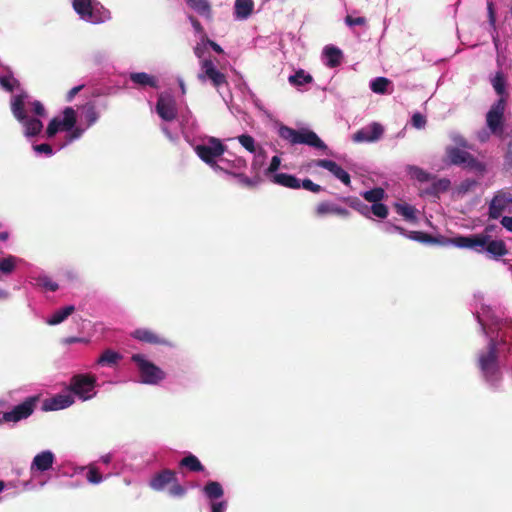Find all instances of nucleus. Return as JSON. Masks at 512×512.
I'll use <instances>...</instances> for the list:
<instances>
[{"label": "nucleus", "instance_id": "1", "mask_svg": "<svg viewBox=\"0 0 512 512\" xmlns=\"http://www.w3.org/2000/svg\"><path fill=\"white\" fill-rule=\"evenodd\" d=\"M190 145L196 155L213 171L233 174L246 185L252 183L248 177L240 173L247 167L246 160L227 151L226 146L220 139L205 136L193 141Z\"/></svg>", "mask_w": 512, "mask_h": 512}, {"label": "nucleus", "instance_id": "2", "mask_svg": "<svg viewBox=\"0 0 512 512\" xmlns=\"http://www.w3.org/2000/svg\"><path fill=\"white\" fill-rule=\"evenodd\" d=\"M83 114L84 120L78 122L77 111L72 107H66L49 122L46 129L48 138H52L58 132H65V140L59 145L57 150H61L74 141L79 140L85 131L99 119V114L93 104L83 106Z\"/></svg>", "mask_w": 512, "mask_h": 512}, {"label": "nucleus", "instance_id": "3", "mask_svg": "<svg viewBox=\"0 0 512 512\" xmlns=\"http://www.w3.org/2000/svg\"><path fill=\"white\" fill-rule=\"evenodd\" d=\"M11 110L21 123L25 137H34L42 131L41 119L46 117V111L41 102L32 100L26 92H20L12 97Z\"/></svg>", "mask_w": 512, "mask_h": 512}, {"label": "nucleus", "instance_id": "4", "mask_svg": "<svg viewBox=\"0 0 512 512\" xmlns=\"http://www.w3.org/2000/svg\"><path fill=\"white\" fill-rule=\"evenodd\" d=\"M495 226H485L484 231L470 236H457L451 239V243L459 248H467L475 253H485L491 260H501L508 255V247L504 240L494 239L492 231Z\"/></svg>", "mask_w": 512, "mask_h": 512}, {"label": "nucleus", "instance_id": "5", "mask_svg": "<svg viewBox=\"0 0 512 512\" xmlns=\"http://www.w3.org/2000/svg\"><path fill=\"white\" fill-rule=\"evenodd\" d=\"M156 113L162 120L161 130L171 141L179 139L178 123L179 112L176 109L175 99L168 93H161L156 104Z\"/></svg>", "mask_w": 512, "mask_h": 512}, {"label": "nucleus", "instance_id": "6", "mask_svg": "<svg viewBox=\"0 0 512 512\" xmlns=\"http://www.w3.org/2000/svg\"><path fill=\"white\" fill-rule=\"evenodd\" d=\"M72 7L82 21L98 25L111 20V12L98 0H72Z\"/></svg>", "mask_w": 512, "mask_h": 512}, {"label": "nucleus", "instance_id": "7", "mask_svg": "<svg viewBox=\"0 0 512 512\" xmlns=\"http://www.w3.org/2000/svg\"><path fill=\"white\" fill-rule=\"evenodd\" d=\"M478 368H480L485 381L492 386L495 387L501 381L498 368V350L496 349L495 340H490L487 352L478 357Z\"/></svg>", "mask_w": 512, "mask_h": 512}, {"label": "nucleus", "instance_id": "8", "mask_svg": "<svg viewBox=\"0 0 512 512\" xmlns=\"http://www.w3.org/2000/svg\"><path fill=\"white\" fill-rule=\"evenodd\" d=\"M167 486H169L168 493L171 497L182 498L186 494V488L179 484L176 472L171 469H163L149 480V487L155 491H162Z\"/></svg>", "mask_w": 512, "mask_h": 512}, {"label": "nucleus", "instance_id": "9", "mask_svg": "<svg viewBox=\"0 0 512 512\" xmlns=\"http://www.w3.org/2000/svg\"><path fill=\"white\" fill-rule=\"evenodd\" d=\"M279 136L288 141L290 144H306L308 146L317 148V149H325L326 145L324 142L311 130L301 129L295 130L288 126L282 125L280 126Z\"/></svg>", "mask_w": 512, "mask_h": 512}, {"label": "nucleus", "instance_id": "10", "mask_svg": "<svg viewBox=\"0 0 512 512\" xmlns=\"http://www.w3.org/2000/svg\"><path fill=\"white\" fill-rule=\"evenodd\" d=\"M362 197L371 203L370 206L359 204L358 210L366 215L367 217L371 218V216H375L379 219L386 218L388 215V209L386 205L381 203L385 196V191L383 188L376 187L371 190H367L361 193Z\"/></svg>", "mask_w": 512, "mask_h": 512}, {"label": "nucleus", "instance_id": "11", "mask_svg": "<svg viewBox=\"0 0 512 512\" xmlns=\"http://www.w3.org/2000/svg\"><path fill=\"white\" fill-rule=\"evenodd\" d=\"M132 362L136 363L141 376V382L146 385H157L165 379V372L155 364L145 359L140 354H134L131 357Z\"/></svg>", "mask_w": 512, "mask_h": 512}, {"label": "nucleus", "instance_id": "12", "mask_svg": "<svg viewBox=\"0 0 512 512\" xmlns=\"http://www.w3.org/2000/svg\"><path fill=\"white\" fill-rule=\"evenodd\" d=\"M488 214L493 220L512 214V195L504 190L497 191L489 203Z\"/></svg>", "mask_w": 512, "mask_h": 512}, {"label": "nucleus", "instance_id": "13", "mask_svg": "<svg viewBox=\"0 0 512 512\" xmlns=\"http://www.w3.org/2000/svg\"><path fill=\"white\" fill-rule=\"evenodd\" d=\"M37 403H39V396H29L19 405L13 407L12 411L3 413V420H6V423L26 420L33 414Z\"/></svg>", "mask_w": 512, "mask_h": 512}, {"label": "nucleus", "instance_id": "14", "mask_svg": "<svg viewBox=\"0 0 512 512\" xmlns=\"http://www.w3.org/2000/svg\"><path fill=\"white\" fill-rule=\"evenodd\" d=\"M505 98H499L486 114V125L490 133L500 136L503 133Z\"/></svg>", "mask_w": 512, "mask_h": 512}, {"label": "nucleus", "instance_id": "15", "mask_svg": "<svg viewBox=\"0 0 512 512\" xmlns=\"http://www.w3.org/2000/svg\"><path fill=\"white\" fill-rule=\"evenodd\" d=\"M197 78L202 83L209 81L217 89L227 83L226 76L217 69L211 59L200 61V71Z\"/></svg>", "mask_w": 512, "mask_h": 512}, {"label": "nucleus", "instance_id": "16", "mask_svg": "<svg viewBox=\"0 0 512 512\" xmlns=\"http://www.w3.org/2000/svg\"><path fill=\"white\" fill-rule=\"evenodd\" d=\"M177 121L176 127L179 129V136L183 135L189 144L197 140L195 136L198 133L199 125L189 109L180 111Z\"/></svg>", "mask_w": 512, "mask_h": 512}, {"label": "nucleus", "instance_id": "17", "mask_svg": "<svg viewBox=\"0 0 512 512\" xmlns=\"http://www.w3.org/2000/svg\"><path fill=\"white\" fill-rule=\"evenodd\" d=\"M96 385V379L91 375H75L70 379L69 389L83 400L90 399V392Z\"/></svg>", "mask_w": 512, "mask_h": 512}, {"label": "nucleus", "instance_id": "18", "mask_svg": "<svg viewBox=\"0 0 512 512\" xmlns=\"http://www.w3.org/2000/svg\"><path fill=\"white\" fill-rule=\"evenodd\" d=\"M383 133V126L378 122H373L355 132L352 139L356 143H373L378 141L383 136Z\"/></svg>", "mask_w": 512, "mask_h": 512}, {"label": "nucleus", "instance_id": "19", "mask_svg": "<svg viewBox=\"0 0 512 512\" xmlns=\"http://www.w3.org/2000/svg\"><path fill=\"white\" fill-rule=\"evenodd\" d=\"M449 161L454 165H462L468 168H478L480 164L467 151L460 148H449L447 150Z\"/></svg>", "mask_w": 512, "mask_h": 512}, {"label": "nucleus", "instance_id": "20", "mask_svg": "<svg viewBox=\"0 0 512 512\" xmlns=\"http://www.w3.org/2000/svg\"><path fill=\"white\" fill-rule=\"evenodd\" d=\"M315 166L326 169L336 179L341 181L344 185L349 186L351 184L350 175L336 162L329 159H319L314 162Z\"/></svg>", "mask_w": 512, "mask_h": 512}, {"label": "nucleus", "instance_id": "21", "mask_svg": "<svg viewBox=\"0 0 512 512\" xmlns=\"http://www.w3.org/2000/svg\"><path fill=\"white\" fill-rule=\"evenodd\" d=\"M316 213L318 215H333L345 220L349 216L350 211L346 207H343L335 202L324 201L317 205Z\"/></svg>", "mask_w": 512, "mask_h": 512}, {"label": "nucleus", "instance_id": "22", "mask_svg": "<svg viewBox=\"0 0 512 512\" xmlns=\"http://www.w3.org/2000/svg\"><path fill=\"white\" fill-rule=\"evenodd\" d=\"M132 337L152 345H169V341L148 328H138L132 333Z\"/></svg>", "mask_w": 512, "mask_h": 512}, {"label": "nucleus", "instance_id": "23", "mask_svg": "<svg viewBox=\"0 0 512 512\" xmlns=\"http://www.w3.org/2000/svg\"><path fill=\"white\" fill-rule=\"evenodd\" d=\"M73 398L69 394H57L43 402V411H58L69 407Z\"/></svg>", "mask_w": 512, "mask_h": 512}, {"label": "nucleus", "instance_id": "24", "mask_svg": "<svg viewBox=\"0 0 512 512\" xmlns=\"http://www.w3.org/2000/svg\"><path fill=\"white\" fill-rule=\"evenodd\" d=\"M321 57L325 66L335 68L341 64L343 54L339 48L333 45H327L324 47Z\"/></svg>", "mask_w": 512, "mask_h": 512}, {"label": "nucleus", "instance_id": "25", "mask_svg": "<svg viewBox=\"0 0 512 512\" xmlns=\"http://www.w3.org/2000/svg\"><path fill=\"white\" fill-rule=\"evenodd\" d=\"M254 9L253 0H235L233 16L235 20H246Z\"/></svg>", "mask_w": 512, "mask_h": 512}, {"label": "nucleus", "instance_id": "26", "mask_svg": "<svg viewBox=\"0 0 512 512\" xmlns=\"http://www.w3.org/2000/svg\"><path fill=\"white\" fill-rule=\"evenodd\" d=\"M54 456L50 451H42L36 454L32 461V469L45 472L53 466Z\"/></svg>", "mask_w": 512, "mask_h": 512}, {"label": "nucleus", "instance_id": "27", "mask_svg": "<svg viewBox=\"0 0 512 512\" xmlns=\"http://www.w3.org/2000/svg\"><path fill=\"white\" fill-rule=\"evenodd\" d=\"M186 4L197 14L208 21H212V7L209 0H185Z\"/></svg>", "mask_w": 512, "mask_h": 512}, {"label": "nucleus", "instance_id": "28", "mask_svg": "<svg viewBox=\"0 0 512 512\" xmlns=\"http://www.w3.org/2000/svg\"><path fill=\"white\" fill-rule=\"evenodd\" d=\"M272 181L278 185L291 188V189H299L301 188L300 179L295 177L294 175L287 173H276L272 177Z\"/></svg>", "mask_w": 512, "mask_h": 512}, {"label": "nucleus", "instance_id": "29", "mask_svg": "<svg viewBox=\"0 0 512 512\" xmlns=\"http://www.w3.org/2000/svg\"><path fill=\"white\" fill-rule=\"evenodd\" d=\"M120 359H122V356L118 352L112 349H106L102 352L101 356H99L96 364L112 367L116 365Z\"/></svg>", "mask_w": 512, "mask_h": 512}, {"label": "nucleus", "instance_id": "30", "mask_svg": "<svg viewBox=\"0 0 512 512\" xmlns=\"http://www.w3.org/2000/svg\"><path fill=\"white\" fill-rule=\"evenodd\" d=\"M395 211L401 215L405 221L413 222L416 220L417 210L414 206L408 203H395Z\"/></svg>", "mask_w": 512, "mask_h": 512}, {"label": "nucleus", "instance_id": "31", "mask_svg": "<svg viewBox=\"0 0 512 512\" xmlns=\"http://www.w3.org/2000/svg\"><path fill=\"white\" fill-rule=\"evenodd\" d=\"M130 80L140 86L157 87V79L145 72L132 73Z\"/></svg>", "mask_w": 512, "mask_h": 512}, {"label": "nucleus", "instance_id": "32", "mask_svg": "<svg viewBox=\"0 0 512 512\" xmlns=\"http://www.w3.org/2000/svg\"><path fill=\"white\" fill-rule=\"evenodd\" d=\"M74 312V306L68 305L55 312L48 319V325H59Z\"/></svg>", "mask_w": 512, "mask_h": 512}, {"label": "nucleus", "instance_id": "33", "mask_svg": "<svg viewBox=\"0 0 512 512\" xmlns=\"http://www.w3.org/2000/svg\"><path fill=\"white\" fill-rule=\"evenodd\" d=\"M0 86L8 91L12 92L14 89L19 87V81L14 77L10 70L0 74Z\"/></svg>", "mask_w": 512, "mask_h": 512}, {"label": "nucleus", "instance_id": "34", "mask_svg": "<svg viewBox=\"0 0 512 512\" xmlns=\"http://www.w3.org/2000/svg\"><path fill=\"white\" fill-rule=\"evenodd\" d=\"M179 466L185 467L191 472L203 471L202 463H200L199 459L196 458L194 454H189L182 458L181 462H179Z\"/></svg>", "mask_w": 512, "mask_h": 512}, {"label": "nucleus", "instance_id": "35", "mask_svg": "<svg viewBox=\"0 0 512 512\" xmlns=\"http://www.w3.org/2000/svg\"><path fill=\"white\" fill-rule=\"evenodd\" d=\"M288 81L292 86L299 87L311 83L313 78L304 70H298L295 74L289 76Z\"/></svg>", "mask_w": 512, "mask_h": 512}, {"label": "nucleus", "instance_id": "36", "mask_svg": "<svg viewBox=\"0 0 512 512\" xmlns=\"http://www.w3.org/2000/svg\"><path fill=\"white\" fill-rule=\"evenodd\" d=\"M205 496L209 499H220L223 496V489L219 482H208L204 486Z\"/></svg>", "mask_w": 512, "mask_h": 512}, {"label": "nucleus", "instance_id": "37", "mask_svg": "<svg viewBox=\"0 0 512 512\" xmlns=\"http://www.w3.org/2000/svg\"><path fill=\"white\" fill-rule=\"evenodd\" d=\"M491 84L495 92L501 96L500 98H504L503 95L506 92V79L501 71L496 72L491 78Z\"/></svg>", "mask_w": 512, "mask_h": 512}, {"label": "nucleus", "instance_id": "38", "mask_svg": "<svg viewBox=\"0 0 512 512\" xmlns=\"http://www.w3.org/2000/svg\"><path fill=\"white\" fill-rule=\"evenodd\" d=\"M390 80L385 77H376L370 81V89L376 94H385Z\"/></svg>", "mask_w": 512, "mask_h": 512}, {"label": "nucleus", "instance_id": "39", "mask_svg": "<svg viewBox=\"0 0 512 512\" xmlns=\"http://www.w3.org/2000/svg\"><path fill=\"white\" fill-rule=\"evenodd\" d=\"M238 141L241 144V146L251 154L260 147L256 144L254 138L248 134L238 136Z\"/></svg>", "mask_w": 512, "mask_h": 512}, {"label": "nucleus", "instance_id": "40", "mask_svg": "<svg viewBox=\"0 0 512 512\" xmlns=\"http://www.w3.org/2000/svg\"><path fill=\"white\" fill-rule=\"evenodd\" d=\"M450 184L451 182L447 178L438 179L432 183L430 193L435 196L443 193L449 189Z\"/></svg>", "mask_w": 512, "mask_h": 512}, {"label": "nucleus", "instance_id": "41", "mask_svg": "<svg viewBox=\"0 0 512 512\" xmlns=\"http://www.w3.org/2000/svg\"><path fill=\"white\" fill-rule=\"evenodd\" d=\"M254 158L252 162V169L257 171L260 170L266 161V154L265 151L259 147L255 152L252 153Z\"/></svg>", "mask_w": 512, "mask_h": 512}, {"label": "nucleus", "instance_id": "42", "mask_svg": "<svg viewBox=\"0 0 512 512\" xmlns=\"http://www.w3.org/2000/svg\"><path fill=\"white\" fill-rule=\"evenodd\" d=\"M408 172L413 179H416L419 182H427L430 180V175L417 166H410L408 168Z\"/></svg>", "mask_w": 512, "mask_h": 512}, {"label": "nucleus", "instance_id": "43", "mask_svg": "<svg viewBox=\"0 0 512 512\" xmlns=\"http://www.w3.org/2000/svg\"><path fill=\"white\" fill-rule=\"evenodd\" d=\"M187 19L190 22L195 34L197 36H199V38L207 37L203 26L201 25V23L199 22V20L196 17H194L191 14H188Z\"/></svg>", "mask_w": 512, "mask_h": 512}, {"label": "nucleus", "instance_id": "44", "mask_svg": "<svg viewBox=\"0 0 512 512\" xmlns=\"http://www.w3.org/2000/svg\"><path fill=\"white\" fill-rule=\"evenodd\" d=\"M14 264H16V259L12 256L7 258H3L0 260V272L4 274H10L14 269Z\"/></svg>", "mask_w": 512, "mask_h": 512}, {"label": "nucleus", "instance_id": "45", "mask_svg": "<svg viewBox=\"0 0 512 512\" xmlns=\"http://www.w3.org/2000/svg\"><path fill=\"white\" fill-rule=\"evenodd\" d=\"M33 150L36 155H45L46 157L54 154L52 146L47 143L33 145Z\"/></svg>", "mask_w": 512, "mask_h": 512}, {"label": "nucleus", "instance_id": "46", "mask_svg": "<svg viewBox=\"0 0 512 512\" xmlns=\"http://www.w3.org/2000/svg\"><path fill=\"white\" fill-rule=\"evenodd\" d=\"M206 48H207L206 37L200 38V41L197 42V44L194 47V54L197 58L201 59V61L203 59H206L204 57Z\"/></svg>", "mask_w": 512, "mask_h": 512}, {"label": "nucleus", "instance_id": "47", "mask_svg": "<svg viewBox=\"0 0 512 512\" xmlns=\"http://www.w3.org/2000/svg\"><path fill=\"white\" fill-rule=\"evenodd\" d=\"M410 238L412 240H416L421 243H434L435 242V238H433L431 235H428V234L422 233V232H418V231L411 232Z\"/></svg>", "mask_w": 512, "mask_h": 512}, {"label": "nucleus", "instance_id": "48", "mask_svg": "<svg viewBox=\"0 0 512 512\" xmlns=\"http://www.w3.org/2000/svg\"><path fill=\"white\" fill-rule=\"evenodd\" d=\"M86 479H88L91 484H99L102 482V474H100L97 468L90 467L88 474H86Z\"/></svg>", "mask_w": 512, "mask_h": 512}, {"label": "nucleus", "instance_id": "49", "mask_svg": "<svg viewBox=\"0 0 512 512\" xmlns=\"http://www.w3.org/2000/svg\"><path fill=\"white\" fill-rule=\"evenodd\" d=\"M301 187L305 190L311 191L313 193H319L322 191V187L316 183H314L310 179L300 180Z\"/></svg>", "mask_w": 512, "mask_h": 512}, {"label": "nucleus", "instance_id": "50", "mask_svg": "<svg viewBox=\"0 0 512 512\" xmlns=\"http://www.w3.org/2000/svg\"><path fill=\"white\" fill-rule=\"evenodd\" d=\"M108 53L106 51H96L90 56L92 63L100 65L108 60Z\"/></svg>", "mask_w": 512, "mask_h": 512}, {"label": "nucleus", "instance_id": "51", "mask_svg": "<svg viewBox=\"0 0 512 512\" xmlns=\"http://www.w3.org/2000/svg\"><path fill=\"white\" fill-rule=\"evenodd\" d=\"M251 100L254 104V106L263 114L265 115L266 117L268 118H272V113L267 109L265 108V106L263 105L262 101L256 97L254 94H251Z\"/></svg>", "mask_w": 512, "mask_h": 512}, {"label": "nucleus", "instance_id": "52", "mask_svg": "<svg viewBox=\"0 0 512 512\" xmlns=\"http://www.w3.org/2000/svg\"><path fill=\"white\" fill-rule=\"evenodd\" d=\"M344 21L349 27L364 26L366 24V19L364 17H352L350 15H347Z\"/></svg>", "mask_w": 512, "mask_h": 512}, {"label": "nucleus", "instance_id": "53", "mask_svg": "<svg viewBox=\"0 0 512 512\" xmlns=\"http://www.w3.org/2000/svg\"><path fill=\"white\" fill-rule=\"evenodd\" d=\"M281 159L279 156H273L269 166L265 170L266 175L274 174L280 167Z\"/></svg>", "mask_w": 512, "mask_h": 512}, {"label": "nucleus", "instance_id": "54", "mask_svg": "<svg viewBox=\"0 0 512 512\" xmlns=\"http://www.w3.org/2000/svg\"><path fill=\"white\" fill-rule=\"evenodd\" d=\"M426 118L421 113H414L412 116V125L417 129L425 127Z\"/></svg>", "mask_w": 512, "mask_h": 512}, {"label": "nucleus", "instance_id": "55", "mask_svg": "<svg viewBox=\"0 0 512 512\" xmlns=\"http://www.w3.org/2000/svg\"><path fill=\"white\" fill-rule=\"evenodd\" d=\"M40 284L50 292H56V290L59 289V285L56 282H53L46 277L40 280Z\"/></svg>", "mask_w": 512, "mask_h": 512}, {"label": "nucleus", "instance_id": "56", "mask_svg": "<svg viewBox=\"0 0 512 512\" xmlns=\"http://www.w3.org/2000/svg\"><path fill=\"white\" fill-rule=\"evenodd\" d=\"M83 88V85H78L70 89L66 95V101L70 102L74 99L76 94Z\"/></svg>", "mask_w": 512, "mask_h": 512}, {"label": "nucleus", "instance_id": "57", "mask_svg": "<svg viewBox=\"0 0 512 512\" xmlns=\"http://www.w3.org/2000/svg\"><path fill=\"white\" fill-rule=\"evenodd\" d=\"M451 138L453 142L456 143L457 145L461 147H467L466 140L460 134L455 133L451 136Z\"/></svg>", "mask_w": 512, "mask_h": 512}, {"label": "nucleus", "instance_id": "58", "mask_svg": "<svg viewBox=\"0 0 512 512\" xmlns=\"http://www.w3.org/2000/svg\"><path fill=\"white\" fill-rule=\"evenodd\" d=\"M212 512H223L225 511V502H212L211 504Z\"/></svg>", "mask_w": 512, "mask_h": 512}, {"label": "nucleus", "instance_id": "59", "mask_svg": "<svg viewBox=\"0 0 512 512\" xmlns=\"http://www.w3.org/2000/svg\"><path fill=\"white\" fill-rule=\"evenodd\" d=\"M206 43H207V46L211 47L216 53H218V54L223 53V49L221 48V46L218 45L216 42L209 40L207 37H206Z\"/></svg>", "mask_w": 512, "mask_h": 512}, {"label": "nucleus", "instance_id": "60", "mask_svg": "<svg viewBox=\"0 0 512 512\" xmlns=\"http://www.w3.org/2000/svg\"><path fill=\"white\" fill-rule=\"evenodd\" d=\"M487 9H488V15H489V22H490V24L494 25L495 24V15H494L492 2H488Z\"/></svg>", "mask_w": 512, "mask_h": 512}, {"label": "nucleus", "instance_id": "61", "mask_svg": "<svg viewBox=\"0 0 512 512\" xmlns=\"http://www.w3.org/2000/svg\"><path fill=\"white\" fill-rule=\"evenodd\" d=\"M500 224H512V215L509 216L508 214L506 216H503V218L500 221Z\"/></svg>", "mask_w": 512, "mask_h": 512}, {"label": "nucleus", "instance_id": "62", "mask_svg": "<svg viewBox=\"0 0 512 512\" xmlns=\"http://www.w3.org/2000/svg\"><path fill=\"white\" fill-rule=\"evenodd\" d=\"M476 184V181L472 180V181H466L465 183L462 184V188L464 190H468L470 186H473Z\"/></svg>", "mask_w": 512, "mask_h": 512}, {"label": "nucleus", "instance_id": "63", "mask_svg": "<svg viewBox=\"0 0 512 512\" xmlns=\"http://www.w3.org/2000/svg\"><path fill=\"white\" fill-rule=\"evenodd\" d=\"M478 137L482 142H484L488 139L489 134L486 131H483L478 134Z\"/></svg>", "mask_w": 512, "mask_h": 512}, {"label": "nucleus", "instance_id": "64", "mask_svg": "<svg viewBox=\"0 0 512 512\" xmlns=\"http://www.w3.org/2000/svg\"><path fill=\"white\" fill-rule=\"evenodd\" d=\"M180 88L182 90V93H185V84L182 80L179 81Z\"/></svg>", "mask_w": 512, "mask_h": 512}]
</instances>
